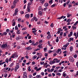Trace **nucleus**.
<instances>
[{"mask_svg":"<svg viewBox=\"0 0 78 78\" xmlns=\"http://www.w3.org/2000/svg\"><path fill=\"white\" fill-rule=\"evenodd\" d=\"M69 61L71 62H74V59H73V58L72 56L69 57Z\"/></svg>","mask_w":78,"mask_h":78,"instance_id":"1","label":"nucleus"},{"mask_svg":"<svg viewBox=\"0 0 78 78\" xmlns=\"http://www.w3.org/2000/svg\"><path fill=\"white\" fill-rule=\"evenodd\" d=\"M17 12H18V9H16L15 11V13L13 15V16H16L17 14Z\"/></svg>","mask_w":78,"mask_h":78,"instance_id":"2","label":"nucleus"},{"mask_svg":"<svg viewBox=\"0 0 78 78\" xmlns=\"http://www.w3.org/2000/svg\"><path fill=\"white\" fill-rule=\"evenodd\" d=\"M8 46V45L7 44H2V46H1V48H6V47H7Z\"/></svg>","mask_w":78,"mask_h":78,"instance_id":"3","label":"nucleus"},{"mask_svg":"<svg viewBox=\"0 0 78 78\" xmlns=\"http://www.w3.org/2000/svg\"><path fill=\"white\" fill-rule=\"evenodd\" d=\"M23 75V78H27V73L26 72L24 73Z\"/></svg>","mask_w":78,"mask_h":78,"instance_id":"4","label":"nucleus"},{"mask_svg":"<svg viewBox=\"0 0 78 78\" xmlns=\"http://www.w3.org/2000/svg\"><path fill=\"white\" fill-rule=\"evenodd\" d=\"M66 16H62L61 17H58V18H57V19H62L63 18V19H65V18H66Z\"/></svg>","mask_w":78,"mask_h":78,"instance_id":"5","label":"nucleus"},{"mask_svg":"<svg viewBox=\"0 0 78 78\" xmlns=\"http://www.w3.org/2000/svg\"><path fill=\"white\" fill-rule=\"evenodd\" d=\"M73 35V32L71 31L70 33V34H68V36L69 37H70L71 36H72Z\"/></svg>","mask_w":78,"mask_h":78,"instance_id":"6","label":"nucleus"},{"mask_svg":"<svg viewBox=\"0 0 78 78\" xmlns=\"http://www.w3.org/2000/svg\"><path fill=\"white\" fill-rule=\"evenodd\" d=\"M26 48L27 50H30L31 49H32V48L30 46H29L28 47Z\"/></svg>","mask_w":78,"mask_h":78,"instance_id":"7","label":"nucleus"},{"mask_svg":"<svg viewBox=\"0 0 78 78\" xmlns=\"http://www.w3.org/2000/svg\"><path fill=\"white\" fill-rule=\"evenodd\" d=\"M13 55L14 56L15 58H17L18 57V55H17V54L16 52L14 53Z\"/></svg>","mask_w":78,"mask_h":78,"instance_id":"8","label":"nucleus"},{"mask_svg":"<svg viewBox=\"0 0 78 78\" xmlns=\"http://www.w3.org/2000/svg\"><path fill=\"white\" fill-rule=\"evenodd\" d=\"M38 14L40 16H42V11H39L38 12Z\"/></svg>","mask_w":78,"mask_h":78,"instance_id":"9","label":"nucleus"},{"mask_svg":"<svg viewBox=\"0 0 78 78\" xmlns=\"http://www.w3.org/2000/svg\"><path fill=\"white\" fill-rule=\"evenodd\" d=\"M39 1H40V2L42 3V4H43L45 2V0H39Z\"/></svg>","mask_w":78,"mask_h":78,"instance_id":"10","label":"nucleus"},{"mask_svg":"<svg viewBox=\"0 0 78 78\" xmlns=\"http://www.w3.org/2000/svg\"><path fill=\"white\" fill-rule=\"evenodd\" d=\"M51 35H48V36L47 37V39H50V38H51Z\"/></svg>","mask_w":78,"mask_h":78,"instance_id":"11","label":"nucleus"},{"mask_svg":"<svg viewBox=\"0 0 78 78\" xmlns=\"http://www.w3.org/2000/svg\"><path fill=\"white\" fill-rule=\"evenodd\" d=\"M25 17H27V18H29L30 17V14H27L25 16Z\"/></svg>","mask_w":78,"mask_h":78,"instance_id":"12","label":"nucleus"},{"mask_svg":"<svg viewBox=\"0 0 78 78\" xmlns=\"http://www.w3.org/2000/svg\"><path fill=\"white\" fill-rule=\"evenodd\" d=\"M51 62H49V64H55L56 62L55 61H54V60L53 61H51Z\"/></svg>","mask_w":78,"mask_h":78,"instance_id":"13","label":"nucleus"},{"mask_svg":"<svg viewBox=\"0 0 78 78\" xmlns=\"http://www.w3.org/2000/svg\"><path fill=\"white\" fill-rule=\"evenodd\" d=\"M70 51H73V47L70 46Z\"/></svg>","mask_w":78,"mask_h":78,"instance_id":"14","label":"nucleus"},{"mask_svg":"<svg viewBox=\"0 0 78 78\" xmlns=\"http://www.w3.org/2000/svg\"><path fill=\"white\" fill-rule=\"evenodd\" d=\"M71 22V20L70 19H67V20H66V22L69 23Z\"/></svg>","mask_w":78,"mask_h":78,"instance_id":"15","label":"nucleus"},{"mask_svg":"<svg viewBox=\"0 0 78 78\" xmlns=\"http://www.w3.org/2000/svg\"><path fill=\"white\" fill-rule=\"evenodd\" d=\"M21 39V37H20V36H18L16 38V40H19V39Z\"/></svg>","mask_w":78,"mask_h":78,"instance_id":"16","label":"nucleus"},{"mask_svg":"<svg viewBox=\"0 0 78 78\" xmlns=\"http://www.w3.org/2000/svg\"><path fill=\"white\" fill-rule=\"evenodd\" d=\"M36 78H41V75H37L36 76Z\"/></svg>","mask_w":78,"mask_h":78,"instance_id":"17","label":"nucleus"},{"mask_svg":"<svg viewBox=\"0 0 78 78\" xmlns=\"http://www.w3.org/2000/svg\"><path fill=\"white\" fill-rule=\"evenodd\" d=\"M16 6V5H12L11 6V9H13V8H14Z\"/></svg>","mask_w":78,"mask_h":78,"instance_id":"18","label":"nucleus"},{"mask_svg":"<svg viewBox=\"0 0 78 78\" xmlns=\"http://www.w3.org/2000/svg\"><path fill=\"white\" fill-rule=\"evenodd\" d=\"M19 65H16V66L15 67V69H18L19 68Z\"/></svg>","mask_w":78,"mask_h":78,"instance_id":"19","label":"nucleus"},{"mask_svg":"<svg viewBox=\"0 0 78 78\" xmlns=\"http://www.w3.org/2000/svg\"><path fill=\"white\" fill-rule=\"evenodd\" d=\"M44 6L45 7H47V6H48V4L47 3H46L44 4Z\"/></svg>","mask_w":78,"mask_h":78,"instance_id":"20","label":"nucleus"},{"mask_svg":"<svg viewBox=\"0 0 78 78\" xmlns=\"http://www.w3.org/2000/svg\"><path fill=\"white\" fill-rule=\"evenodd\" d=\"M41 69H42V67H40L39 68L37 69L36 70V71H39V70H41Z\"/></svg>","mask_w":78,"mask_h":78,"instance_id":"21","label":"nucleus"},{"mask_svg":"<svg viewBox=\"0 0 78 78\" xmlns=\"http://www.w3.org/2000/svg\"><path fill=\"white\" fill-rule=\"evenodd\" d=\"M20 30H18L16 32L17 34H20Z\"/></svg>","mask_w":78,"mask_h":78,"instance_id":"22","label":"nucleus"},{"mask_svg":"<svg viewBox=\"0 0 78 78\" xmlns=\"http://www.w3.org/2000/svg\"><path fill=\"white\" fill-rule=\"evenodd\" d=\"M16 3H17V2L16 1L14 0L13 2V4L14 5H16Z\"/></svg>","mask_w":78,"mask_h":78,"instance_id":"23","label":"nucleus"},{"mask_svg":"<svg viewBox=\"0 0 78 78\" xmlns=\"http://www.w3.org/2000/svg\"><path fill=\"white\" fill-rule=\"evenodd\" d=\"M73 27V30H76V27H74V26H72Z\"/></svg>","mask_w":78,"mask_h":78,"instance_id":"24","label":"nucleus"},{"mask_svg":"<svg viewBox=\"0 0 78 78\" xmlns=\"http://www.w3.org/2000/svg\"><path fill=\"white\" fill-rule=\"evenodd\" d=\"M16 25V21H14L12 24V26H14Z\"/></svg>","mask_w":78,"mask_h":78,"instance_id":"25","label":"nucleus"},{"mask_svg":"<svg viewBox=\"0 0 78 78\" xmlns=\"http://www.w3.org/2000/svg\"><path fill=\"white\" fill-rule=\"evenodd\" d=\"M69 8L70 7H72V3H71L70 4H69Z\"/></svg>","mask_w":78,"mask_h":78,"instance_id":"26","label":"nucleus"},{"mask_svg":"<svg viewBox=\"0 0 78 78\" xmlns=\"http://www.w3.org/2000/svg\"><path fill=\"white\" fill-rule=\"evenodd\" d=\"M56 6V4H54L52 5H51V8H54V7H55Z\"/></svg>","mask_w":78,"mask_h":78,"instance_id":"27","label":"nucleus"},{"mask_svg":"<svg viewBox=\"0 0 78 78\" xmlns=\"http://www.w3.org/2000/svg\"><path fill=\"white\" fill-rule=\"evenodd\" d=\"M69 3H70V0H69L67 1V2H66V4H67V5H68L69 4Z\"/></svg>","mask_w":78,"mask_h":78,"instance_id":"28","label":"nucleus"},{"mask_svg":"<svg viewBox=\"0 0 78 78\" xmlns=\"http://www.w3.org/2000/svg\"><path fill=\"white\" fill-rule=\"evenodd\" d=\"M5 61L7 62V63H8V58H6Z\"/></svg>","mask_w":78,"mask_h":78,"instance_id":"29","label":"nucleus"},{"mask_svg":"<svg viewBox=\"0 0 78 78\" xmlns=\"http://www.w3.org/2000/svg\"><path fill=\"white\" fill-rule=\"evenodd\" d=\"M13 65H14V62H12V63H11L10 64V67H12V66H13Z\"/></svg>","mask_w":78,"mask_h":78,"instance_id":"30","label":"nucleus"},{"mask_svg":"<svg viewBox=\"0 0 78 78\" xmlns=\"http://www.w3.org/2000/svg\"><path fill=\"white\" fill-rule=\"evenodd\" d=\"M10 58H15V57H14V55H12V56L10 57Z\"/></svg>","mask_w":78,"mask_h":78,"instance_id":"31","label":"nucleus"},{"mask_svg":"<svg viewBox=\"0 0 78 78\" xmlns=\"http://www.w3.org/2000/svg\"><path fill=\"white\" fill-rule=\"evenodd\" d=\"M21 45H26V43L25 42H24V43H23L21 44Z\"/></svg>","mask_w":78,"mask_h":78,"instance_id":"32","label":"nucleus"},{"mask_svg":"<svg viewBox=\"0 0 78 78\" xmlns=\"http://www.w3.org/2000/svg\"><path fill=\"white\" fill-rule=\"evenodd\" d=\"M15 30H18V27H17V26H15Z\"/></svg>","mask_w":78,"mask_h":78,"instance_id":"33","label":"nucleus"},{"mask_svg":"<svg viewBox=\"0 0 78 78\" xmlns=\"http://www.w3.org/2000/svg\"><path fill=\"white\" fill-rule=\"evenodd\" d=\"M7 76H8V74L7 73H5L4 75V77L5 78H6L7 77Z\"/></svg>","mask_w":78,"mask_h":78,"instance_id":"34","label":"nucleus"},{"mask_svg":"<svg viewBox=\"0 0 78 78\" xmlns=\"http://www.w3.org/2000/svg\"><path fill=\"white\" fill-rule=\"evenodd\" d=\"M49 3L51 4L53 3V0H51L49 2Z\"/></svg>","mask_w":78,"mask_h":78,"instance_id":"35","label":"nucleus"},{"mask_svg":"<svg viewBox=\"0 0 78 78\" xmlns=\"http://www.w3.org/2000/svg\"><path fill=\"white\" fill-rule=\"evenodd\" d=\"M7 32H4L3 34H4V36H5H5H6V34H7Z\"/></svg>","mask_w":78,"mask_h":78,"instance_id":"36","label":"nucleus"},{"mask_svg":"<svg viewBox=\"0 0 78 78\" xmlns=\"http://www.w3.org/2000/svg\"><path fill=\"white\" fill-rule=\"evenodd\" d=\"M15 36V34H14V35H10V36L11 37H14V36Z\"/></svg>","mask_w":78,"mask_h":78,"instance_id":"37","label":"nucleus"},{"mask_svg":"<svg viewBox=\"0 0 78 78\" xmlns=\"http://www.w3.org/2000/svg\"><path fill=\"white\" fill-rule=\"evenodd\" d=\"M4 63H5V62H3L0 63V66H2V64H3Z\"/></svg>","mask_w":78,"mask_h":78,"instance_id":"38","label":"nucleus"},{"mask_svg":"<svg viewBox=\"0 0 78 78\" xmlns=\"http://www.w3.org/2000/svg\"><path fill=\"white\" fill-rule=\"evenodd\" d=\"M53 23H52L50 25V27H53Z\"/></svg>","mask_w":78,"mask_h":78,"instance_id":"39","label":"nucleus"},{"mask_svg":"<svg viewBox=\"0 0 78 78\" xmlns=\"http://www.w3.org/2000/svg\"><path fill=\"white\" fill-rule=\"evenodd\" d=\"M66 35H67V34H66V33H64V35H63L64 37H65V36H66Z\"/></svg>","mask_w":78,"mask_h":78,"instance_id":"40","label":"nucleus"},{"mask_svg":"<svg viewBox=\"0 0 78 78\" xmlns=\"http://www.w3.org/2000/svg\"><path fill=\"white\" fill-rule=\"evenodd\" d=\"M41 65H43L44 64V62H40V63Z\"/></svg>","mask_w":78,"mask_h":78,"instance_id":"41","label":"nucleus"},{"mask_svg":"<svg viewBox=\"0 0 78 78\" xmlns=\"http://www.w3.org/2000/svg\"><path fill=\"white\" fill-rule=\"evenodd\" d=\"M36 64V62H32V65H34V64Z\"/></svg>","mask_w":78,"mask_h":78,"instance_id":"42","label":"nucleus"},{"mask_svg":"<svg viewBox=\"0 0 78 78\" xmlns=\"http://www.w3.org/2000/svg\"><path fill=\"white\" fill-rule=\"evenodd\" d=\"M67 53V51H64L63 52V53L64 54H66Z\"/></svg>","mask_w":78,"mask_h":78,"instance_id":"43","label":"nucleus"},{"mask_svg":"<svg viewBox=\"0 0 78 78\" xmlns=\"http://www.w3.org/2000/svg\"><path fill=\"white\" fill-rule=\"evenodd\" d=\"M28 42H29V43H32L33 41H32V40H30L28 41Z\"/></svg>","mask_w":78,"mask_h":78,"instance_id":"44","label":"nucleus"},{"mask_svg":"<svg viewBox=\"0 0 78 78\" xmlns=\"http://www.w3.org/2000/svg\"><path fill=\"white\" fill-rule=\"evenodd\" d=\"M53 51H52L51 50H50L49 51V53H52V52H53Z\"/></svg>","mask_w":78,"mask_h":78,"instance_id":"45","label":"nucleus"},{"mask_svg":"<svg viewBox=\"0 0 78 78\" xmlns=\"http://www.w3.org/2000/svg\"><path fill=\"white\" fill-rule=\"evenodd\" d=\"M57 75H58V76H61V73H58Z\"/></svg>","mask_w":78,"mask_h":78,"instance_id":"46","label":"nucleus"},{"mask_svg":"<svg viewBox=\"0 0 78 78\" xmlns=\"http://www.w3.org/2000/svg\"><path fill=\"white\" fill-rule=\"evenodd\" d=\"M76 5H78V2H77V3H75L73 6H76Z\"/></svg>","mask_w":78,"mask_h":78,"instance_id":"47","label":"nucleus"},{"mask_svg":"<svg viewBox=\"0 0 78 78\" xmlns=\"http://www.w3.org/2000/svg\"><path fill=\"white\" fill-rule=\"evenodd\" d=\"M44 72H41V75H42V76H44Z\"/></svg>","mask_w":78,"mask_h":78,"instance_id":"48","label":"nucleus"},{"mask_svg":"<svg viewBox=\"0 0 78 78\" xmlns=\"http://www.w3.org/2000/svg\"><path fill=\"white\" fill-rule=\"evenodd\" d=\"M47 69L49 72H50V69H49V68H48Z\"/></svg>","mask_w":78,"mask_h":78,"instance_id":"49","label":"nucleus"},{"mask_svg":"<svg viewBox=\"0 0 78 78\" xmlns=\"http://www.w3.org/2000/svg\"><path fill=\"white\" fill-rule=\"evenodd\" d=\"M37 24L38 25H40V24H41V22H40V21H37Z\"/></svg>","mask_w":78,"mask_h":78,"instance_id":"50","label":"nucleus"},{"mask_svg":"<svg viewBox=\"0 0 78 78\" xmlns=\"http://www.w3.org/2000/svg\"><path fill=\"white\" fill-rule=\"evenodd\" d=\"M27 9V11L28 12H30V9Z\"/></svg>","mask_w":78,"mask_h":78,"instance_id":"51","label":"nucleus"},{"mask_svg":"<svg viewBox=\"0 0 78 78\" xmlns=\"http://www.w3.org/2000/svg\"><path fill=\"white\" fill-rule=\"evenodd\" d=\"M72 16V14H69V15H68V16H67V17H70V16Z\"/></svg>","mask_w":78,"mask_h":78,"instance_id":"52","label":"nucleus"},{"mask_svg":"<svg viewBox=\"0 0 78 78\" xmlns=\"http://www.w3.org/2000/svg\"><path fill=\"white\" fill-rule=\"evenodd\" d=\"M37 31V30H34V31H32V33H36V31Z\"/></svg>","mask_w":78,"mask_h":78,"instance_id":"53","label":"nucleus"},{"mask_svg":"<svg viewBox=\"0 0 78 78\" xmlns=\"http://www.w3.org/2000/svg\"><path fill=\"white\" fill-rule=\"evenodd\" d=\"M63 76H64V77H66V73H63Z\"/></svg>","mask_w":78,"mask_h":78,"instance_id":"54","label":"nucleus"},{"mask_svg":"<svg viewBox=\"0 0 78 78\" xmlns=\"http://www.w3.org/2000/svg\"><path fill=\"white\" fill-rule=\"evenodd\" d=\"M45 57H44L43 58L41 59V61H44V60H45Z\"/></svg>","mask_w":78,"mask_h":78,"instance_id":"55","label":"nucleus"},{"mask_svg":"<svg viewBox=\"0 0 78 78\" xmlns=\"http://www.w3.org/2000/svg\"><path fill=\"white\" fill-rule=\"evenodd\" d=\"M24 4H25L26 3H27V0H24L23 1Z\"/></svg>","mask_w":78,"mask_h":78,"instance_id":"56","label":"nucleus"},{"mask_svg":"<svg viewBox=\"0 0 78 78\" xmlns=\"http://www.w3.org/2000/svg\"><path fill=\"white\" fill-rule=\"evenodd\" d=\"M44 56H48V53H45V54H44Z\"/></svg>","mask_w":78,"mask_h":78,"instance_id":"57","label":"nucleus"},{"mask_svg":"<svg viewBox=\"0 0 78 78\" xmlns=\"http://www.w3.org/2000/svg\"><path fill=\"white\" fill-rule=\"evenodd\" d=\"M63 34V32H61L60 34V36H62Z\"/></svg>","mask_w":78,"mask_h":78,"instance_id":"58","label":"nucleus"},{"mask_svg":"<svg viewBox=\"0 0 78 78\" xmlns=\"http://www.w3.org/2000/svg\"><path fill=\"white\" fill-rule=\"evenodd\" d=\"M9 29H7L6 30V33H9Z\"/></svg>","mask_w":78,"mask_h":78,"instance_id":"59","label":"nucleus"},{"mask_svg":"<svg viewBox=\"0 0 78 78\" xmlns=\"http://www.w3.org/2000/svg\"><path fill=\"white\" fill-rule=\"evenodd\" d=\"M70 39H71V41H73V38L70 37Z\"/></svg>","mask_w":78,"mask_h":78,"instance_id":"60","label":"nucleus"},{"mask_svg":"<svg viewBox=\"0 0 78 78\" xmlns=\"http://www.w3.org/2000/svg\"><path fill=\"white\" fill-rule=\"evenodd\" d=\"M56 42H59V39H57L56 40Z\"/></svg>","mask_w":78,"mask_h":78,"instance_id":"61","label":"nucleus"},{"mask_svg":"<svg viewBox=\"0 0 78 78\" xmlns=\"http://www.w3.org/2000/svg\"><path fill=\"white\" fill-rule=\"evenodd\" d=\"M44 51H46V50H47V48H44Z\"/></svg>","mask_w":78,"mask_h":78,"instance_id":"62","label":"nucleus"},{"mask_svg":"<svg viewBox=\"0 0 78 78\" xmlns=\"http://www.w3.org/2000/svg\"><path fill=\"white\" fill-rule=\"evenodd\" d=\"M36 73H36V72H35L33 74V75L34 76H35V75H36Z\"/></svg>","mask_w":78,"mask_h":78,"instance_id":"63","label":"nucleus"},{"mask_svg":"<svg viewBox=\"0 0 78 78\" xmlns=\"http://www.w3.org/2000/svg\"><path fill=\"white\" fill-rule=\"evenodd\" d=\"M33 58H34V59H36L37 58V56L35 55L33 57Z\"/></svg>","mask_w":78,"mask_h":78,"instance_id":"64","label":"nucleus"}]
</instances>
